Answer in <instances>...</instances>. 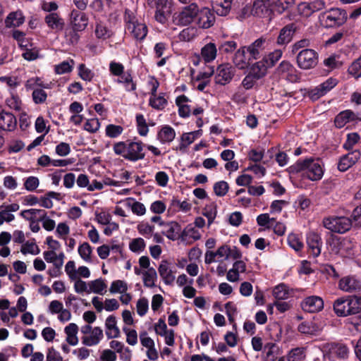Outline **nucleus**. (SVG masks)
Returning a JSON list of instances; mask_svg holds the SVG:
<instances>
[{"instance_id": "40", "label": "nucleus", "mask_w": 361, "mask_h": 361, "mask_svg": "<svg viewBox=\"0 0 361 361\" xmlns=\"http://www.w3.org/2000/svg\"><path fill=\"white\" fill-rule=\"evenodd\" d=\"M75 65L73 59L63 61L54 66V72L57 75H62L72 72Z\"/></svg>"}, {"instance_id": "31", "label": "nucleus", "mask_w": 361, "mask_h": 361, "mask_svg": "<svg viewBox=\"0 0 361 361\" xmlns=\"http://www.w3.org/2000/svg\"><path fill=\"white\" fill-rule=\"evenodd\" d=\"M106 335L108 338H118L120 335L119 329L116 326V317L109 316L105 322Z\"/></svg>"}, {"instance_id": "63", "label": "nucleus", "mask_w": 361, "mask_h": 361, "mask_svg": "<svg viewBox=\"0 0 361 361\" xmlns=\"http://www.w3.org/2000/svg\"><path fill=\"white\" fill-rule=\"evenodd\" d=\"M349 74L355 78L361 77V57L355 60L348 68Z\"/></svg>"}, {"instance_id": "7", "label": "nucleus", "mask_w": 361, "mask_h": 361, "mask_svg": "<svg viewBox=\"0 0 361 361\" xmlns=\"http://www.w3.org/2000/svg\"><path fill=\"white\" fill-rule=\"evenodd\" d=\"M319 54L312 49H305L298 51L296 56L298 66L302 70L314 68L318 63Z\"/></svg>"}, {"instance_id": "18", "label": "nucleus", "mask_w": 361, "mask_h": 361, "mask_svg": "<svg viewBox=\"0 0 361 361\" xmlns=\"http://www.w3.org/2000/svg\"><path fill=\"white\" fill-rule=\"evenodd\" d=\"M162 234L171 240L180 238L181 226L176 221L166 222L163 226Z\"/></svg>"}, {"instance_id": "15", "label": "nucleus", "mask_w": 361, "mask_h": 361, "mask_svg": "<svg viewBox=\"0 0 361 361\" xmlns=\"http://www.w3.org/2000/svg\"><path fill=\"white\" fill-rule=\"evenodd\" d=\"M271 0H255L253 3L252 13L258 17H267L271 13Z\"/></svg>"}, {"instance_id": "64", "label": "nucleus", "mask_w": 361, "mask_h": 361, "mask_svg": "<svg viewBox=\"0 0 361 361\" xmlns=\"http://www.w3.org/2000/svg\"><path fill=\"white\" fill-rule=\"evenodd\" d=\"M305 357L302 348H296L291 350L288 356V361H301Z\"/></svg>"}, {"instance_id": "35", "label": "nucleus", "mask_w": 361, "mask_h": 361, "mask_svg": "<svg viewBox=\"0 0 361 361\" xmlns=\"http://www.w3.org/2000/svg\"><path fill=\"white\" fill-rule=\"evenodd\" d=\"M88 293H94L97 294L104 295L106 292L107 285L105 280L99 278L88 283Z\"/></svg>"}, {"instance_id": "59", "label": "nucleus", "mask_w": 361, "mask_h": 361, "mask_svg": "<svg viewBox=\"0 0 361 361\" xmlns=\"http://www.w3.org/2000/svg\"><path fill=\"white\" fill-rule=\"evenodd\" d=\"M195 140L194 135L190 133H185L181 135L180 144L176 147V149L180 151L184 150Z\"/></svg>"}, {"instance_id": "44", "label": "nucleus", "mask_w": 361, "mask_h": 361, "mask_svg": "<svg viewBox=\"0 0 361 361\" xmlns=\"http://www.w3.org/2000/svg\"><path fill=\"white\" fill-rule=\"evenodd\" d=\"M232 0H224L223 1L216 2L214 6V10L216 13L220 16H226L228 14Z\"/></svg>"}, {"instance_id": "33", "label": "nucleus", "mask_w": 361, "mask_h": 361, "mask_svg": "<svg viewBox=\"0 0 361 361\" xmlns=\"http://www.w3.org/2000/svg\"><path fill=\"white\" fill-rule=\"evenodd\" d=\"M355 114L350 110H345L339 113L335 118V126L338 128H343L347 123L354 121Z\"/></svg>"}, {"instance_id": "22", "label": "nucleus", "mask_w": 361, "mask_h": 361, "mask_svg": "<svg viewBox=\"0 0 361 361\" xmlns=\"http://www.w3.org/2000/svg\"><path fill=\"white\" fill-rule=\"evenodd\" d=\"M159 274L166 285H171L175 281L173 271L169 268V262L166 260H162L158 267Z\"/></svg>"}, {"instance_id": "32", "label": "nucleus", "mask_w": 361, "mask_h": 361, "mask_svg": "<svg viewBox=\"0 0 361 361\" xmlns=\"http://www.w3.org/2000/svg\"><path fill=\"white\" fill-rule=\"evenodd\" d=\"M25 21V17L20 11L11 12L5 20V25L7 27H16L21 25Z\"/></svg>"}, {"instance_id": "52", "label": "nucleus", "mask_w": 361, "mask_h": 361, "mask_svg": "<svg viewBox=\"0 0 361 361\" xmlns=\"http://www.w3.org/2000/svg\"><path fill=\"white\" fill-rule=\"evenodd\" d=\"M216 206L214 203L207 204L203 209L202 214L207 217L208 221V226H209L216 216Z\"/></svg>"}, {"instance_id": "13", "label": "nucleus", "mask_w": 361, "mask_h": 361, "mask_svg": "<svg viewBox=\"0 0 361 361\" xmlns=\"http://www.w3.org/2000/svg\"><path fill=\"white\" fill-rule=\"evenodd\" d=\"M229 251L230 246L227 245H221L216 252L207 251L205 252L204 262L207 264H210L216 261H219L220 259H227L229 258Z\"/></svg>"}, {"instance_id": "12", "label": "nucleus", "mask_w": 361, "mask_h": 361, "mask_svg": "<svg viewBox=\"0 0 361 361\" xmlns=\"http://www.w3.org/2000/svg\"><path fill=\"white\" fill-rule=\"evenodd\" d=\"M198 10L199 7L195 3L185 6L178 16V23L182 25H187L193 22L195 23Z\"/></svg>"}, {"instance_id": "46", "label": "nucleus", "mask_w": 361, "mask_h": 361, "mask_svg": "<svg viewBox=\"0 0 361 361\" xmlns=\"http://www.w3.org/2000/svg\"><path fill=\"white\" fill-rule=\"evenodd\" d=\"M272 293L274 298L279 300H286L290 295L288 287L283 283L275 286Z\"/></svg>"}, {"instance_id": "49", "label": "nucleus", "mask_w": 361, "mask_h": 361, "mask_svg": "<svg viewBox=\"0 0 361 361\" xmlns=\"http://www.w3.org/2000/svg\"><path fill=\"white\" fill-rule=\"evenodd\" d=\"M78 254L80 257L86 262H91V254L92 248L88 243H83L78 247Z\"/></svg>"}, {"instance_id": "41", "label": "nucleus", "mask_w": 361, "mask_h": 361, "mask_svg": "<svg viewBox=\"0 0 361 361\" xmlns=\"http://www.w3.org/2000/svg\"><path fill=\"white\" fill-rule=\"evenodd\" d=\"M287 242L288 245L296 252H300L304 247L301 236L298 234L291 233L288 235Z\"/></svg>"}, {"instance_id": "60", "label": "nucleus", "mask_w": 361, "mask_h": 361, "mask_svg": "<svg viewBox=\"0 0 361 361\" xmlns=\"http://www.w3.org/2000/svg\"><path fill=\"white\" fill-rule=\"evenodd\" d=\"M146 244L142 238H134L129 244L130 250L133 252L140 253L144 250Z\"/></svg>"}, {"instance_id": "16", "label": "nucleus", "mask_w": 361, "mask_h": 361, "mask_svg": "<svg viewBox=\"0 0 361 361\" xmlns=\"http://www.w3.org/2000/svg\"><path fill=\"white\" fill-rule=\"evenodd\" d=\"M360 152L355 150L340 158L338 163V169L340 171H345L353 166L360 158Z\"/></svg>"}, {"instance_id": "26", "label": "nucleus", "mask_w": 361, "mask_h": 361, "mask_svg": "<svg viewBox=\"0 0 361 361\" xmlns=\"http://www.w3.org/2000/svg\"><path fill=\"white\" fill-rule=\"evenodd\" d=\"M94 35L99 40H106L113 35V32L99 19L95 20Z\"/></svg>"}, {"instance_id": "61", "label": "nucleus", "mask_w": 361, "mask_h": 361, "mask_svg": "<svg viewBox=\"0 0 361 361\" xmlns=\"http://www.w3.org/2000/svg\"><path fill=\"white\" fill-rule=\"evenodd\" d=\"M32 100L35 104H43L46 102L47 94L44 88L35 89L32 94Z\"/></svg>"}, {"instance_id": "38", "label": "nucleus", "mask_w": 361, "mask_h": 361, "mask_svg": "<svg viewBox=\"0 0 361 361\" xmlns=\"http://www.w3.org/2000/svg\"><path fill=\"white\" fill-rule=\"evenodd\" d=\"M246 51V47H243L235 52L233 57V63L239 69H244L249 63L245 56Z\"/></svg>"}, {"instance_id": "51", "label": "nucleus", "mask_w": 361, "mask_h": 361, "mask_svg": "<svg viewBox=\"0 0 361 361\" xmlns=\"http://www.w3.org/2000/svg\"><path fill=\"white\" fill-rule=\"evenodd\" d=\"M147 4L156 10H171L172 0H147Z\"/></svg>"}, {"instance_id": "62", "label": "nucleus", "mask_w": 361, "mask_h": 361, "mask_svg": "<svg viewBox=\"0 0 361 361\" xmlns=\"http://www.w3.org/2000/svg\"><path fill=\"white\" fill-rule=\"evenodd\" d=\"M282 56V51L280 49H276L273 52H271L264 60V63L267 65L268 67H271L274 66V64L281 58Z\"/></svg>"}, {"instance_id": "48", "label": "nucleus", "mask_w": 361, "mask_h": 361, "mask_svg": "<svg viewBox=\"0 0 361 361\" xmlns=\"http://www.w3.org/2000/svg\"><path fill=\"white\" fill-rule=\"evenodd\" d=\"M128 290V284L122 280L114 281L110 286L109 292L111 294L125 293Z\"/></svg>"}, {"instance_id": "20", "label": "nucleus", "mask_w": 361, "mask_h": 361, "mask_svg": "<svg viewBox=\"0 0 361 361\" xmlns=\"http://www.w3.org/2000/svg\"><path fill=\"white\" fill-rule=\"evenodd\" d=\"M246 271V264L242 260L235 261L233 267L228 271L226 279L230 282H237L240 280V274Z\"/></svg>"}, {"instance_id": "53", "label": "nucleus", "mask_w": 361, "mask_h": 361, "mask_svg": "<svg viewBox=\"0 0 361 361\" xmlns=\"http://www.w3.org/2000/svg\"><path fill=\"white\" fill-rule=\"evenodd\" d=\"M123 128L121 126L109 124L106 126L105 133L106 135L111 138L118 137L122 134Z\"/></svg>"}, {"instance_id": "42", "label": "nucleus", "mask_w": 361, "mask_h": 361, "mask_svg": "<svg viewBox=\"0 0 361 361\" xmlns=\"http://www.w3.org/2000/svg\"><path fill=\"white\" fill-rule=\"evenodd\" d=\"M266 355L264 361H276L279 355V348L274 343H268L264 345Z\"/></svg>"}, {"instance_id": "2", "label": "nucleus", "mask_w": 361, "mask_h": 361, "mask_svg": "<svg viewBox=\"0 0 361 361\" xmlns=\"http://www.w3.org/2000/svg\"><path fill=\"white\" fill-rule=\"evenodd\" d=\"M113 150L116 155L131 161L143 159L145 156L144 144L135 140L117 142L114 145Z\"/></svg>"}, {"instance_id": "19", "label": "nucleus", "mask_w": 361, "mask_h": 361, "mask_svg": "<svg viewBox=\"0 0 361 361\" xmlns=\"http://www.w3.org/2000/svg\"><path fill=\"white\" fill-rule=\"evenodd\" d=\"M277 71L282 77L290 82H295L298 80V77L296 75V69L287 61H283L279 64Z\"/></svg>"}, {"instance_id": "57", "label": "nucleus", "mask_w": 361, "mask_h": 361, "mask_svg": "<svg viewBox=\"0 0 361 361\" xmlns=\"http://www.w3.org/2000/svg\"><path fill=\"white\" fill-rule=\"evenodd\" d=\"M137 129L138 133L142 136L147 135L149 128L146 120L142 114L136 115Z\"/></svg>"}, {"instance_id": "4", "label": "nucleus", "mask_w": 361, "mask_h": 361, "mask_svg": "<svg viewBox=\"0 0 361 361\" xmlns=\"http://www.w3.org/2000/svg\"><path fill=\"white\" fill-rule=\"evenodd\" d=\"M109 72L112 76L117 78L114 80L116 83L122 86L128 92H132L137 89V82L134 80L133 71L125 70V66L120 62L112 61L109 63Z\"/></svg>"}, {"instance_id": "36", "label": "nucleus", "mask_w": 361, "mask_h": 361, "mask_svg": "<svg viewBox=\"0 0 361 361\" xmlns=\"http://www.w3.org/2000/svg\"><path fill=\"white\" fill-rule=\"evenodd\" d=\"M144 286L148 288L155 286V281L157 279V274L156 270L151 267L142 273Z\"/></svg>"}, {"instance_id": "5", "label": "nucleus", "mask_w": 361, "mask_h": 361, "mask_svg": "<svg viewBox=\"0 0 361 361\" xmlns=\"http://www.w3.org/2000/svg\"><path fill=\"white\" fill-rule=\"evenodd\" d=\"M322 224L331 232L344 233L351 228L352 221L348 217L331 216L324 218Z\"/></svg>"}, {"instance_id": "34", "label": "nucleus", "mask_w": 361, "mask_h": 361, "mask_svg": "<svg viewBox=\"0 0 361 361\" xmlns=\"http://www.w3.org/2000/svg\"><path fill=\"white\" fill-rule=\"evenodd\" d=\"M45 23L48 27L52 30H62L64 25V21L58 13H51L45 17Z\"/></svg>"}, {"instance_id": "21", "label": "nucleus", "mask_w": 361, "mask_h": 361, "mask_svg": "<svg viewBox=\"0 0 361 361\" xmlns=\"http://www.w3.org/2000/svg\"><path fill=\"white\" fill-rule=\"evenodd\" d=\"M348 296L338 298L333 304L334 311L338 317H345L349 316L350 310H348Z\"/></svg>"}, {"instance_id": "6", "label": "nucleus", "mask_w": 361, "mask_h": 361, "mask_svg": "<svg viewBox=\"0 0 361 361\" xmlns=\"http://www.w3.org/2000/svg\"><path fill=\"white\" fill-rule=\"evenodd\" d=\"M70 25L74 32H82L85 30L88 25L89 18L87 14L82 11L73 9L70 13ZM79 39L78 34L74 33L71 39L72 44L77 43Z\"/></svg>"}, {"instance_id": "39", "label": "nucleus", "mask_w": 361, "mask_h": 361, "mask_svg": "<svg viewBox=\"0 0 361 361\" xmlns=\"http://www.w3.org/2000/svg\"><path fill=\"white\" fill-rule=\"evenodd\" d=\"M267 68L268 66L264 61H257L251 66L249 73L259 80L266 75Z\"/></svg>"}, {"instance_id": "9", "label": "nucleus", "mask_w": 361, "mask_h": 361, "mask_svg": "<svg viewBox=\"0 0 361 361\" xmlns=\"http://www.w3.org/2000/svg\"><path fill=\"white\" fill-rule=\"evenodd\" d=\"M214 75V82L226 85L231 82L235 74V68L230 63H222L217 66Z\"/></svg>"}, {"instance_id": "25", "label": "nucleus", "mask_w": 361, "mask_h": 361, "mask_svg": "<svg viewBox=\"0 0 361 361\" xmlns=\"http://www.w3.org/2000/svg\"><path fill=\"white\" fill-rule=\"evenodd\" d=\"M266 40L263 38L256 39L252 44L246 47L250 58L257 59L261 57L263 51L265 49Z\"/></svg>"}, {"instance_id": "47", "label": "nucleus", "mask_w": 361, "mask_h": 361, "mask_svg": "<svg viewBox=\"0 0 361 361\" xmlns=\"http://www.w3.org/2000/svg\"><path fill=\"white\" fill-rule=\"evenodd\" d=\"M350 315L361 312V297L348 296Z\"/></svg>"}, {"instance_id": "54", "label": "nucleus", "mask_w": 361, "mask_h": 361, "mask_svg": "<svg viewBox=\"0 0 361 361\" xmlns=\"http://www.w3.org/2000/svg\"><path fill=\"white\" fill-rule=\"evenodd\" d=\"M20 252L23 255L31 254L36 255L39 253L40 250L35 243L27 241L21 246Z\"/></svg>"}, {"instance_id": "27", "label": "nucleus", "mask_w": 361, "mask_h": 361, "mask_svg": "<svg viewBox=\"0 0 361 361\" xmlns=\"http://www.w3.org/2000/svg\"><path fill=\"white\" fill-rule=\"evenodd\" d=\"M296 29L297 27L295 23H290L283 27L280 31L277 43L279 44H286L290 42Z\"/></svg>"}, {"instance_id": "3", "label": "nucleus", "mask_w": 361, "mask_h": 361, "mask_svg": "<svg viewBox=\"0 0 361 361\" xmlns=\"http://www.w3.org/2000/svg\"><path fill=\"white\" fill-rule=\"evenodd\" d=\"M123 19L126 32L134 39L142 40L146 37L148 32L147 27L142 19L137 17L135 8H126Z\"/></svg>"}, {"instance_id": "50", "label": "nucleus", "mask_w": 361, "mask_h": 361, "mask_svg": "<svg viewBox=\"0 0 361 361\" xmlns=\"http://www.w3.org/2000/svg\"><path fill=\"white\" fill-rule=\"evenodd\" d=\"M137 229L140 235L149 238L153 235L154 226L150 225L148 222L142 221L137 225Z\"/></svg>"}, {"instance_id": "29", "label": "nucleus", "mask_w": 361, "mask_h": 361, "mask_svg": "<svg viewBox=\"0 0 361 361\" xmlns=\"http://www.w3.org/2000/svg\"><path fill=\"white\" fill-rule=\"evenodd\" d=\"M339 288L345 292H352L360 288L359 281L352 276H346L341 279L338 284Z\"/></svg>"}, {"instance_id": "30", "label": "nucleus", "mask_w": 361, "mask_h": 361, "mask_svg": "<svg viewBox=\"0 0 361 361\" xmlns=\"http://www.w3.org/2000/svg\"><path fill=\"white\" fill-rule=\"evenodd\" d=\"M47 212L44 209H30L20 212V216L30 221H40L43 217H45Z\"/></svg>"}, {"instance_id": "55", "label": "nucleus", "mask_w": 361, "mask_h": 361, "mask_svg": "<svg viewBox=\"0 0 361 361\" xmlns=\"http://www.w3.org/2000/svg\"><path fill=\"white\" fill-rule=\"evenodd\" d=\"M6 104L10 109L16 111L21 110L22 102L19 97L13 92H11V97L6 99Z\"/></svg>"}, {"instance_id": "58", "label": "nucleus", "mask_w": 361, "mask_h": 361, "mask_svg": "<svg viewBox=\"0 0 361 361\" xmlns=\"http://www.w3.org/2000/svg\"><path fill=\"white\" fill-rule=\"evenodd\" d=\"M78 75L82 80L90 82L93 79L94 73L84 63H81L78 66Z\"/></svg>"}, {"instance_id": "24", "label": "nucleus", "mask_w": 361, "mask_h": 361, "mask_svg": "<svg viewBox=\"0 0 361 361\" xmlns=\"http://www.w3.org/2000/svg\"><path fill=\"white\" fill-rule=\"evenodd\" d=\"M200 238V231L192 224H188L180 233V240L186 243H192Z\"/></svg>"}, {"instance_id": "8", "label": "nucleus", "mask_w": 361, "mask_h": 361, "mask_svg": "<svg viewBox=\"0 0 361 361\" xmlns=\"http://www.w3.org/2000/svg\"><path fill=\"white\" fill-rule=\"evenodd\" d=\"M323 20L327 27L342 25L347 20V12L341 8H333L322 14Z\"/></svg>"}, {"instance_id": "37", "label": "nucleus", "mask_w": 361, "mask_h": 361, "mask_svg": "<svg viewBox=\"0 0 361 361\" xmlns=\"http://www.w3.org/2000/svg\"><path fill=\"white\" fill-rule=\"evenodd\" d=\"M216 47L214 43H208L204 45L201 50L202 58L206 62H210L215 59L216 56Z\"/></svg>"}, {"instance_id": "11", "label": "nucleus", "mask_w": 361, "mask_h": 361, "mask_svg": "<svg viewBox=\"0 0 361 361\" xmlns=\"http://www.w3.org/2000/svg\"><path fill=\"white\" fill-rule=\"evenodd\" d=\"M306 242L309 253L314 257H318L321 254L322 247L321 235L314 231H310L306 234Z\"/></svg>"}, {"instance_id": "28", "label": "nucleus", "mask_w": 361, "mask_h": 361, "mask_svg": "<svg viewBox=\"0 0 361 361\" xmlns=\"http://www.w3.org/2000/svg\"><path fill=\"white\" fill-rule=\"evenodd\" d=\"M157 137L161 144L170 143L176 137V131L170 126L165 125L158 131Z\"/></svg>"}, {"instance_id": "23", "label": "nucleus", "mask_w": 361, "mask_h": 361, "mask_svg": "<svg viewBox=\"0 0 361 361\" xmlns=\"http://www.w3.org/2000/svg\"><path fill=\"white\" fill-rule=\"evenodd\" d=\"M104 337L103 331L100 327H94L89 336L82 338V343L87 346H94L99 343Z\"/></svg>"}, {"instance_id": "14", "label": "nucleus", "mask_w": 361, "mask_h": 361, "mask_svg": "<svg viewBox=\"0 0 361 361\" xmlns=\"http://www.w3.org/2000/svg\"><path fill=\"white\" fill-rule=\"evenodd\" d=\"M301 305L302 310L305 312H318L324 308V301L319 296H310L302 301Z\"/></svg>"}, {"instance_id": "43", "label": "nucleus", "mask_w": 361, "mask_h": 361, "mask_svg": "<svg viewBox=\"0 0 361 361\" xmlns=\"http://www.w3.org/2000/svg\"><path fill=\"white\" fill-rule=\"evenodd\" d=\"M149 105L157 110H162L167 105V100L164 98V94L155 96H150Z\"/></svg>"}, {"instance_id": "10", "label": "nucleus", "mask_w": 361, "mask_h": 361, "mask_svg": "<svg viewBox=\"0 0 361 361\" xmlns=\"http://www.w3.org/2000/svg\"><path fill=\"white\" fill-rule=\"evenodd\" d=\"M214 23L215 16L209 8L204 7L198 10L195 24L199 28L208 29L212 27Z\"/></svg>"}, {"instance_id": "17", "label": "nucleus", "mask_w": 361, "mask_h": 361, "mask_svg": "<svg viewBox=\"0 0 361 361\" xmlns=\"http://www.w3.org/2000/svg\"><path fill=\"white\" fill-rule=\"evenodd\" d=\"M17 126L16 116L10 112L2 109L0 114V130L5 131H13Z\"/></svg>"}, {"instance_id": "56", "label": "nucleus", "mask_w": 361, "mask_h": 361, "mask_svg": "<svg viewBox=\"0 0 361 361\" xmlns=\"http://www.w3.org/2000/svg\"><path fill=\"white\" fill-rule=\"evenodd\" d=\"M298 330L303 334L313 335L317 331V326L313 322H304L299 324Z\"/></svg>"}, {"instance_id": "45", "label": "nucleus", "mask_w": 361, "mask_h": 361, "mask_svg": "<svg viewBox=\"0 0 361 361\" xmlns=\"http://www.w3.org/2000/svg\"><path fill=\"white\" fill-rule=\"evenodd\" d=\"M127 206L130 208L133 214L137 216H143L146 213L145 206L133 198L128 199Z\"/></svg>"}, {"instance_id": "1", "label": "nucleus", "mask_w": 361, "mask_h": 361, "mask_svg": "<svg viewBox=\"0 0 361 361\" xmlns=\"http://www.w3.org/2000/svg\"><path fill=\"white\" fill-rule=\"evenodd\" d=\"M288 172L290 173H302L304 177L312 181L322 179L324 175L321 161L313 158L299 159L288 168Z\"/></svg>"}]
</instances>
